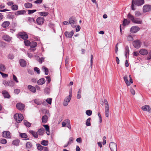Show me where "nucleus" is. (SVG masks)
Returning <instances> with one entry per match:
<instances>
[{
	"label": "nucleus",
	"instance_id": "1",
	"mask_svg": "<svg viewBox=\"0 0 151 151\" xmlns=\"http://www.w3.org/2000/svg\"><path fill=\"white\" fill-rule=\"evenodd\" d=\"M127 17V18L134 23L138 24L142 23V21L140 18H135L134 16L130 13H129L128 14Z\"/></svg>",
	"mask_w": 151,
	"mask_h": 151
},
{
	"label": "nucleus",
	"instance_id": "2",
	"mask_svg": "<svg viewBox=\"0 0 151 151\" xmlns=\"http://www.w3.org/2000/svg\"><path fill=\"white\" fill-rule=\"evenodd\" d=\"M135 5L137 6L142 5V0H132V10H135L134 5Z\"/></svg>",
	"mask_w": 151,
	"mask_h": 151
},
{
	"label": "nucleus",
	"instance_id": "3",
	"mask_svg": "<svg viewBox=\"0 0 151 151\" xmlns=\"http://www.w3.org/2000/svg\"><path fill=\"white\" fill-rule=\"evenodd\" d=\"M14 118L18 123H20L23 119V116L22 114H16L14 115Z\"/></svg>",
	"mask_w": 151,
	"mask_h": 151
},
{
	"label": "nucleus",
	"instance_id": "4",
	"mask_svg": "<svg viewBox=\"0 0 151 151\" xmlns=\"http://www.w3.org/2000/svg\"><path fill=\"white\" fill-rule=\"evenodd\" d=\"M129 82L127 76V75H125L124 77V80L127 86H130L131 84H132L133 83L132 79L131 77V75H129Z\"/></svg>",
	"mask_w": 151,
	"mask_h": 151
},
{
	"label": "nucleus",
	"instance_id": "5",
	"mask_svg": "<svg viewBox=\"0 0 151 151\" xmlns=\"http://www.w3.org/2000/svg\"><path fill=\"white\" fill-rule=\"evenodd\" d=\"M17 37L19 38H21L24 40H26L28 38L27 35L25 32H20L17 35Z\"/></svg>",
	"mask_w": 151,
	"mask_h": 151
},
{
	"label": "nucleus",
	"instance_id": "6",
	"mask_svg": "<svg viewBox=\"0 0 151 151\" xmlns=\"http://www.w3.org/2000/svg\"><path fill=\"white\" fill-rule=\"evenodd\" d=\"M109 147L111 151H117V145L115 143L111 142L109 145Z\"/></svg>",
	"mask_w": 151,
	"mask_h": 151
},
{
	"label": "nucleus",
	"instance_id": "7",
	"mask_svg": "<svg viewBox=\"0 0 151 151\" xmlns=\"http://www.w3.org/2000/svg\"><path fill=\"white\" fill-rule=\"evenodd\" d=\"M141 43L139 40H136L133 42V45L134 47L138 48L140 47Z\"/></svg>",
	"mask_w": 151,
	"mask_h": 151
},
{
	"label": "nucleus",
	"instance_id": "8",
	"mask_svg": "<svg viewBox=\"0 0 151 151\" xmlns=\"http://www.w3.org/2000/svg\"><path fill=\"white\" fill-rule=\"evenodd\" d=\"M45 21L44 18L42 17H39L36 19L37 23L39 25H42Z\"/></svg>",
	"mask_w": 151,
	"mask_h": 151
},
{
	"label": "nucleus",
	"instance_id": "9",
	"mask_svg": "<svg viewBox=\"0 0 151 151\" xmlns=\"http://www.w3.org/2000/svg\"><path fill=\"white\" fill-rule=\"evenodd\" d=\"M2 136L5 138H10V133L8 131L3 132L2 134Z\"/></svg>",
	"mask_w": 151,
	"mask_h": 151
},
{
	"label": "nucleus",
	"instance_id": "10",
	"mask_svg": "<svg viewBox=\"0 0 151 151\" xmlns=\"http://www.w3.org/2000/svg\"><path fill=\"white\" fill-rule=\"evenodd\" d=\"M139 30V28L138 27L136 26H132L130 29V32L132 33H135Z\"/></svg>",
	"mask_w": 151,
	"mask_h": 151
},
{
	"label": "nucleus",
	"instance_id": "11",
	"mask_svg": "<svg viewBox=\"0 0 151 151\" xmlns=\"http://www.w3.org/2000/svg\"><path fill=\"white\" fill-rule=\"evenodd\" d=\"M69 23L73 27H76V22L73 17H70L69 19Z\"/></svg>",
	"mask_w": 151,
	"mask_h": 151
},
{
	"label": "nucleus",
	"instance_id": "12",
	"mask_svg": "<svg viewBox=\"0 0 151 151\" xmlns=\"http://www.w3.org/2000/svg\"><path fill=\"white\" fill-rule=\"evenodd\" d=\"M142 110L147 111L149 113H151V108L148 105H146L142 106Z\"/></svg>",
	"mask_w": 151,
	"mask_h": 151
},
{
	"label": "nucleus",
	"instance_id": "13",
	"mask_svg": "<svg viewBox=\"0 0 151 151\" xmlns=\"http://www.w3.org/2000/svg\"><path fill=\"white\" fill-rule=\"evenodd\" d=\"M151 10V6L149 5H145L143 7V11L144 12L150 11Z\"/></svg>",
	"mask_w": 151,
	"mask_h": 151
},
{
	"label": "nucleus",
	"instance_id": "14",
	"mask_svg": "<svg viewBox=\"0 0 151 151\" xmlns=\"http://www.w3.org/2000/svg\"><path fill=\"white\" fill-rule=\"evenodd\" d=\"M74 33V31L72 30L70 32H66L65 33V35L67 37L69 38L72 37Z\"/></svg>",
	"mask_w": 151,
	"mask_h": 151
},
{
	"label": "nucleus",
	"instance_id": "15",
	"mask_svg": "<svg viewBox=\"0 0 151 151\" xmlns=\"http://www.w3.org/2000/svg\"><path fill=\"white\" fill-rule=\"evenodd\" d=\"M24 104L21 103H18L16 104V107L19 110H23L24 108Z\"/></svg>",
	"mask_w": 151,
	"mask_h": 151
},
{
	"label": "nucleus",
	"instance_id": "16",
	"mask_svg": "<svg viewBox=\"0 0 151 151\" xmlns=\"http://www.w3.org/2000/svg\"><path fill=\"white\" fill-rule=\"evenodd\" d=\"M2 94L5 98L10 99V96L9 93L6 90H3L2 91Z\"/></svg>",
	"mask_w": 151,
	"mask_h": 151
},
{
	"label": "nucleus",
	"instance_id": "17",
	"mask_svg": "<svg viewBox=\"0 0 151 151\" xmlns=\"http://www.w3.org/2000/svg\"><path fill=\"white\" fill-rule=\"evenodd\" d=\"M20 66L23 67H25L27 65L26 61L24 59H20L19 61Z\"/></svg>",
	"mask_w": 151,
	"mask_h": 151
},
{
	"label": "nucleus",
	"instance_id": "18",
	"mask_svg": "<svg viewBox=\"0 0 151 151\" xmlns=\"http://www.w3.org/2000/svg\"><path fill=\"white\" fill-rule=\"evenodd\" d=\"M28 88L30 91L32 92L35 93L36 91L35 87L32 86L31 85H29L28 86Z\"/></svg>",
	"mask_w": 151,
	"mask_h": 151
},
{
	"label": "nucleus",
	"instance_id": "19",
	"mask_svg": "<svg viewBox=\"0 0 151 151\" xmlns=\"http://www.w3.org/2000/svg\"><path fill=\"white\" fill-rule=\"evenodd\" d=\"M45 82V80L44 78H42L37 81V83L39 85H42Z\"/></svg>",
	"mask_w": 151,
	"mask_h": 151
},
{
	"label": "nucleus",
	"instance_id": "20",
	"mask_svg": "<svg viewBox=\"0 0 151 151\" xmlns=\"http://www.w3.org/2000/svg\"><path fill=\"white\" fill-rule=\"evenodd\" d=\"M10 24L9 21H5L2 24L1 26L4 28H6L9 26Z\"/></svg>",
	"mask_w": 151,
	"mask_h": 151
},
{
	"label": "nucleus",
	"instance_id": "21",
	"mask_svg": "<svg viewBox=\"0 0 151 151\" xmlns=\"http://www.w3.org/2000/svg\"><path fill=\"white\" fill-rule=\"evenodd\" d=\"M3 39L6 41L9 42L12 40V37L8 35H5L3 37Z\"/></svg>",
	"mask_w": 151,
	"mask_h": 151
},
{
	"label": "nucleus",
	"instance_id": "22",
	"mask_svg": "<svg viewBox=\"0 0 151 151\" xmlns=\"http://www.w3.org/2000/svg\"><path fill=\"white\" fill-rule=\"evenodd\" d=\"M32 6V4L29 2H27L24 4V6L27 9H31Z\"/></svg>",
	"mask_w": 151,
	"mask_h": 151
},
{
	"label": "nucleus",
	"instance_id": "23",
	"mask_svg": "<svg viewBox=\"0 0 151 151\" xmlns=\"http://www.w3.org/2000/svg\"><path fill=\"white\" fill-rule=\"evenodd\" d=\"M44 132L45 130L44 128H41L38 129L37 131V133L39 135H43Z\"/></svg>",
	"mask_w": 151,
	"mask_h": 151
},
{
	"label": "nucleus",
	"instance_id": "24",
	"mask_svg": "<svg viewBox=\"0 0 151 151\" xmlns=\"http://www.w3.org/2000/svg\"><path fill=\"white\" fill-rule=\"evenodd\" d=\"M26 12L25 10H19V11H18L17 12L15 13V15L18 16L19 15L24 14Z\"/></svg>",
	"mask_w": 151,
	"mask_h": 151
},
{
	"label": "nucleus",
	"instance_id": "25",
	"mask_svg": "<svg viewBox=\"0 0 151 151\" xmlns=\"http://www.w3.org/2000/svg\"><path fill=\"white\" fill-rule=\"evenodd\" d=\"M43 126L45 128V129L47 131L46 134H47L48 135H49L50 134L49 126L47 125H43Z\"/></svg>",
	"mask_w": 151,
	"mask_h": 151
},
{
	"label": "nucleus",
	"instance_id": "26",
	"mask_svg": "<svg viewBox=\"0 0 151 151\" xmlns=\"http://www.w3.org/2000/svg\"><path fill=\"white\" fill-rule=\"evenodd\" d=\"M29 132L35 138H37L38 137L37 132H36L32 130H30L29 131Z\"/></svg>",
	"mask_w": 151,
	"mask_h": 151
},
{
	"label": "nucleus",
	"instance_id": "27",
	"mask_svg": "<svg viewBox=\"0 0 151 151\" xmlns=\"http://www.w3.org/2000/svg\"><path fill=\"white\" fill-rule=\"evenodd\" d=\"M130 23V21H128L127 19H124L122 25L123 26H125L129 25Z\"/></svg>",
	"mask_w": 151,
	"mask_h": 151
},
{
	"label": "nucleus",
	"instance_id": "28",
	"mask_svg": "<svg viewBox=\"0 0 151 151\" xmlns=\"http://www.w3.org/2000/svg\"><path fill=\"white\" fill-rule=\"evenodd\" d=\"M37 45V43L35 42L32 41L30 43L29 46L31 48H35Z\"/></svg>",
	"mask_w": 151,
	"mask_h": 151
},
{
	"label": "nucleus",
	"instance_id": "29",
	"mask_svg": "<svg viewBox=\"0 0 151 151\" xmlns=\"http://www.w3.org/2000/svg\"><path fill=\"white\" fill-rule=\"evenodd\" d=\"M72 91H70L69 92V95L65 99L68 102H69L71 99L72 95Z\"/></svg>",
	"mask_w": 151,
	"mask_h": 151
},
{
	"label": "nucleus",
	"instance_id": "30",
	"mask_svg": "<svg viewBox=\"0 0 151 151\" xmlns=\"http://www.w3.org/2000/svg\"><path fill=\"white\" fill-rule=\"evenodd\" d=\"M42 122L43 123H45L47 121V117L46 115H44L42 116Z\"/></svg>",
	"mask_w": 151,
	"mask_h": 151
},
{
	"label": "nucleus",
	"instance_id": "31",
	"mask_svg": "<svg viewBox=\"0 0 151 151\" xmlns=\"http://www.w3.org/2000/svg\"><path fill=\"white\" fill-rule=\"evenodd\" d=\"M41 144L43 146H47L48 145V141L47 140H43L41 142Z\"/></svg>",
	"mask_w": 151,
	"mask_h": 151
},
{
	"label": "nucleus",
	"instance_id": "32",
	"mask_svg": "<svg viewBox=\"0 0 151 151\" xmlns=\"http://www.w3.org/2000/svg\"><path fill=\"white\" fill-rule=\"evenodd\" d=\"M37 149L40 151L42 150L43 149L44 147L42 146L40 144H37L36 145Z\"/></svg>",
	"mask_w": 151,
	"mask_h": 151
},
{
	"label": "nucleus",
	"instance_id": "33",
	"mask_svg": "<svg viewBox=\"0 0 151 151\" xmlns=\"http://www.w3.org/2000/svg\"><path fill=\"white\" fill-rule=\"evenodd\" d=\"M26 148L28 149H30L32 147V145L30 142H27L26 145Z\"/></svg>",
	"mask_w": 151,
	"mask_h": 151
},
{
	"label": "nucleus",
	"instance_id": "34",
	"mask_svg": "<svg viewBox=\"0 0 151 151\" xmlns=\"http://www.w3.org/2000/svg\"><path fill=\"white\" fill-rule=\"evenodd\" d=\"M42 69L44 71L46 75H47L48 74V70L46 67L44 66H43L42 67Z\"/></svg>",
	"mask_w": 151,
	"mask_h": 151
},
{
	"label": "nucleus",
	"instance_id": "35",
	"mask_svg": "<svg viewBox=\"0 0 151 151\" xmlns=\"http://www.w3.org/2000/svg\"><path fill=\"white\" fill-rule=\"evenodd\" d=\"M6 68L4 65L2 64H0V70L2 71H4L5 70Z\"/></svg>",
	"mask_w": 151,
	"mask_h": 151
},
{
	"label": "nucleus",
	"instance_id": "36",
	"mask_svg": "<svg viewBox=\"0 0 151 151\" xmlns=\"http://www.w3.org/2000/svg\"><path fill=\"white\" fill-rule=\"evenodd\" d=\"M125 56L127 57V55H129V47L127 46L125 47Z\"/></svg>",
	"mask_w": 151,
	"mask_h": 151
},
{
	"label": "nucleus",
	"instance_id": "37",
	"mask_svg": "<svg viewBox=\"0 0 151 151\" xmlns=\"http://www.w3.org/2000/svg\"><path fill=\"white\" fill-rule=\"evenodd\" d=\"M66 121V122H67V127L69 129H71V127L70 124V121L68 119H66L65 120Z\"/></svg>",
	"mask_w": 151,
	"mask_h": 151
},
{
	"label": "nucleus",
	"instance_id": "38",
	"mask_svg": "<svg viewBox=\"0 0 151 151\" xmlns=\"http://www.w3.org/2000/svg\"><path fill=\"white\" fill-rule=\"evenodd\" d=\"M24 124L27 127H30L31 124L29 122H28L26 120H24Z\"/></svg>",
	"mask_w": 151,
	"mask_h": 151
},
{
	"label": "nucleus",
	"instance_id": "39",
	"mask_svg": "<svg viewBox=\"0 0 151 151\" xmlns=\"http://www.w3.org/2000/svg\"><path fill=\"white\" fill-rule=\"evenodd\" d=\"M91 118H88L86 121V125L87 126H90L91 125L90 123Z\"/></svg>",
	"mask_w": 151,
	"mask_h": 151
},
{
	"label": "nucleus",
	"instance_id": "40",
	"mask_svg": "<svg viewBox=\"0 0 151 151\" xmlns=\"http://www.w3.org/2000/svg\"><path fill=\"white\" fill-rule=\"evenodd\" d=\"M19 139L14 140L12 142V144L15 145H18L19 142Z\"/></svg>",
	"mask_w": 151,
	"mask_h": 151
},
{
	"label": "nucleus",
	"instance_id": "41",
	"mask_svg": "<svg viewBox=\"0 0 151 151\" xmlns=\"http://www.w3.org/2000/svg\"><path fill=\"white\" fill-rule=\"evenodd\" d=\"M20 136L22 138L26 139L27 138L28 136L26 133H20Z\"/></svg>",
	"mask_w": 151,
	"mask_h": 151
},
{
	"label": "nucleus",
	"instance_id": "42",
	"mask_svg": "<svg viewBox=\"0 0 151 151\" xmlns=\"http://www.w3.org/2000/svg\"><path fill=\"white\" fill-rule=\"evenodd\" d=\"M39 13L41 16L44 17L47 16L49 14L47 12H40Z\"/></svg>",
	"mask_w": 151,
	"mask_h": 151
},
{
	"label": "nucleus",
	"instance_id": "43",
	"mask_svg": "<svg viewBox=\"0 0 151 151\" xmlns=\"http://www.w3.org/2000/svg\"><path fill=\"white\" fill-rule=\"evenodd\" d=\"M12 9L13 10H17L18 9V6L16 4L13 5L12 6Z\"/></svg>",
	"mask_w": 151,
	"mask_h": 151
},
{
	"label": "nucleus",
	"instance_id": "44",
	"mask_svg": "<svg viewBox=\"0 0 151 151\" xmlns=\"http://www.w3.org/2000/svg\"><path fill=\"white\" fill-rule=\"evenodd\" d=\"M6 43L4 42H0V46L2 48H4L6 47Z\"/></svg>",
	"mask_w": 151,
	"mask_h": 151
},
{
	"label": "nucleus",
	"instance_id": "45",
	"mask_svg": "<svg viewBox=\"0 0 151 151\" xmlns=\"http://www.w3.org/2000/svg\"><path fill=\"white\" fill-rule=\"evenodd\" d=\"M7 17L9 19H12L14 18V15L9 14L7 16Z\"/></svg>",
	"mask_w": 151,
	"mask_h": 151
},
{
	"label": "nucleus",
	"instance_id": "46",
	"mask_svg": "<svg viewBox=\"0 0 151 151\" xmlns=\"http://www.w3.org/2000/svg\"><path fill=\"white\" fill-rule=\"evenodd\" d=\"M34 102L37 105H40L41 104V102L39 99H35L34 100Z\"/></svg>",
	"mask_w": 151,
	"mask_h": 151
},
{
	"label": "nucleus",
	"instance_id": "47",
	"mask_svg": "<svg viewBox=\"0 0 151 151\" xmlns=\"http://www.w3.org/2000/svg\"><path fill=\"white\" fill-rule=\"evenodd\" d=\"M30 42L28 40H24V43L26 46H28L30 45Z\"/></svg>",
	"mask_w": 151,
	"mask_h": 151
},
{
	"label": "nucleus",
	"instance_id": "48",
	"mask_svg": "<svg viewBox=\"0 0 151 151\" xmlns=\"http://www.w3.org/2000/svg\"><path fill=\"white\" fill-rule=\"evenodd\" d=\"M148 53V52L146 49H142V55H147Z\"/></svg>",
	"mask_w": 151,
	"mask_h": 151
},
{
	"label": "nucleus",
	"instance_id": "49",
	"mask_svg": "<svg viewBox=\"0 0 151 151\" xmlns=\"http://www.w3.org/2000/svg\"><path fill=\"white\" fill-rule=\"evenodd\" d=\"M28 12V14H31L36 12L37 11L36 9L33 10H27Z\"/></svg>",
	"mask_w": 151,
	"mask_h": 151
},
{
	"label": "nucleus",
	"instance_id": "50",
	"mask_svg": "<svg viewBox=\"0 0 151 151\" xmlns=\"http://www.w3.org/2000/svg\"><path fill=\"white\" fill-rule=\"evenodd\" d=\"M86 113L87 115L90 116L92 114V111L90 110H87L86 111Z\"/></svg>",
	"mask_w": 151,
	"mask_h": 151
},
{
	"label": "nucleus",
	"instance_id": "51",
	"mask_svg": "<svg viewBox=\"0 0 151 151\" xmlns=\"http://www.w3.org/2000/svg\"><path fill=\"white\" fill-rule=\"evenodd\" d=\"M9 86L11 87H13L15 84L14 82L12 81H11L9 82Z\"/></svg>",
	"mask_w": 151,
	"mask_h": 151
},
{
	"label": "nucleus",
	"instance_id": "52",
	"mask_svg": "<svg viewBox=\"0 0 151 151\" xmlns=\"http://www.w3.org/2000/svg\"><path fill=\"white\" fill-rule=\"evenodd\" d=\"M46 101L49 104H51L52 99L51 98H48L46 100Z\"/></svg>",
	"mask_w": 151,
	"mask_h": 151
},
{
	"label": "nucleus",
	"instance_id": "53",
	"mask_svg": "<svg viewBox=\"0 0 151 151\" xmlns=\"http://www.w3.org/2000/svg\"><path fill=\"white\" fill-rule=\"evenodd\" d=\"M2 83L6 87L9 86V82L6 80L3 81Z\"/></svg>",
	"mask_w": 151,
	"mask_h": 151
},
{
	"label": "nucleus",
	"instance_id": "54",
	"mask_svg": "<svg viewBox=\"0 0 151 151\" xmlns=\"http://www.w3.org/2000/svg\"><path fill=\"white\" fill-rule=\"evenodd\" d=\"M135 15L136 17H138L141 15V13L140 12L138 11H136L135 12Z\"/></svg>",
	"mask_w": 151,
	"mask_h": 151
},
{
	"label": "nucleus",
	"instance_id": "55",
	"mask_svg": "<svg viewBox=\"0 0 151 151\" xmlns=\"http://www.w3.org/2000/svg\"><path fill=\"white\" fill-rule=\"evenodd\" d=\"M0 74L1 75L2 77L4 78H6L8 76V74H5L0 71Z\"/></svg>",
	"mask_w": 151,
	"mask_h": 151
},
{
	"label": "nucleus",
	"instance_id": "56",
	"mask_svg": "<svg viewBox=\"0 0 151 151\" xmlns=\"http://www.w3.org/2000/svg\"><path fill=\"white\" fill-rule=\"evenodd\" d=\"M0 142L2 144H5L7 142L6 140L4 139H3L0 140Z\"/></svg>",
	"mask_w": 151,
	"mask_h": 151
},
{
	"label": "nucleus",
	"instance_id": "57",
	"mask_svg": "<svg viewBox=\"0 0 151 151\" xmlns=\"http://www.w3.org/2000/svg\"><path fill=\"white\" fill-rule=\"evenodd\" d=\"M127 39L128 41H132L133 40V37L130 35L127 37Z\"/></svg>",
	"mask_w": 151,
	"mask_h": 151
},
{
	"label": "nucleus",
	"instance_id": "58",
	"mask_svg": "<svg viewBox=\"0 0 151 151\" xmlns=\"http://www.w3.org/2000/svg\"><path fill=\"white\" fill-rule=\"evenodd\" d=\"M34 71L37 72L38 74L40 73V71L39 69L37 67H35L34 68Z\"/></svg>",
	"mask_w": 151,
	"mask_h": 151
},
{
	"label": "nucleus",
	"instance_id": "59",
	"mask_svg": "<svg viewBox=\"0 0 151 151\" xmlns=\"http://www.w3.org/2000/svg\"><path fill=\"white\" fill-rule=\"evenodd\" d=\"M50 89L48 88H45L44 90L45 93L47 94H49L50 93Z\"/></svg>",
	"mask_w": 151,
	"mask_h": 151
},
{
	"label": "nucleus",
	"instance_id": "60",
	"mask_svg": "<svg viewBox=\"0 0 151 151\" xmlns=\"http://www.w3.org/2000/svg\"><path fill=\"white\" fill-rule=\"evenodd\" d=\"M93 55H91V68H92V65H93Z\"/></svg>",
	"mask_w": 151,
	"mask_h": 151
},
{
	"label": "nucleus",
	"instance_id": "61",
	"mask_svg": "<svg viewBox=\"0 0 151 151\" xmlns=\"http://www.w3.org/2000/svg\"><path fill=\"white\" fill-rule=\"evenodd\" d=\"M73 138L71 137L69 138V141L68 143L69 144H70L71 143H72L73 142Z\"/></svg>",
	"mask_w": 151,
	"mask_h": 151
},
{
	"label": "nucleus",
	"instance_id": "62",
	"mask_svg": "<svg viewBox=\"0 0 151 151\" xmlns=\"http://www.w3.org/2000/svg\"><path fill=\"white\" fill-rule=\"evenodd\" d=\"M28 21L30 22H35L34 19L33 18L29 17L28 18Z\"/></svg>",
	"mask_w": 151,
	"mask_h": 151
},
{
	"label": "nucleus",
	"instance_id": "63",
	"mask_svg": "<svg viewBox=\"0 0 151 151\" xmlns=\"http://www.w3.org/2000/svg\"><path fill=\"white\" fill-rule=\"evenodd\" d=\"M13 79L14 81H15L17 83H18L19 81L17 80V79L16 76L14 74L13 75Z\"/></svg>",
	"mask_w": 151,
	"mask_h": 151
},
{
	"label": "nucleus",
	"instance_id": "64",
	"mask_svg": "<svg viewBox=\"0 0 151 151\" xmlns=\"http://www.w3.org/2000/svg\"><path fill=\"white\" fill-rule=\"evenodd\" d=\"M151 59V50L149 52V53L148 56L147 57V58H145L146 60H150Z\"/></svg>",
	"mask_w": 151,
	"mask_h": 151
}]
</instances>
